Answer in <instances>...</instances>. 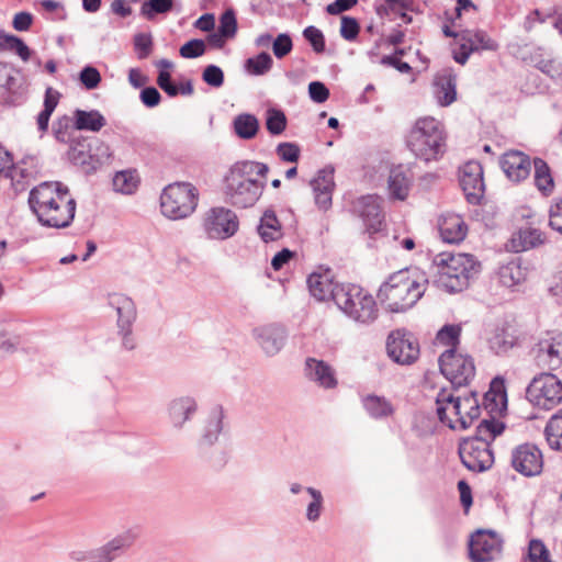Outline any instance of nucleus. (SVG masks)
<instances>
[{"instance_id":"4468645a","label":"nucleus","mask_w":562,"mask_h":562,"mask_svg":"<svg viewBox=\"0 0 562 562\" xmlns=\"http://www.w3.org/2000/svg\"><path fill=\"white\" fill-rule=\"evenodd\" d=\"M502 540L495 531L476 530L469 541V558L472 562H491L502 553Z\"/></svg>"},{"instance_id":"dca6fc26","label":"nucleus","mask_w":562,"mask_h":562,"mask_svg":"<svg viewBox=\"0 0 562 562\" xmlns=\"http://www.w3.org/2000/svg\"><path fill=\"white\" fill-rule=\"evenodd\" d=\"M352 213L362 220L366 233L372 237L380 233L384 226V215L378 195L368 194L352 202Z\"/></svg>"},{"instance_id":"f8f14e48","label":"nucleus","mask_w":562,"mask_h":562,"mask_svg":"<svg viewBox=\"0 0 562 562\" xmlns=\"http://www.w3.org/2000/svg\"><path fill=\"white\" fill-rule=\"evenodd\" d=\"M458 453L462 464L472 472H485L494 464V452L491 446L481 440H460Z\"/></svg>"},{"instance_id":"c03bdc74","label":"nucleus","mask_w":562,"mask_h":562,"mask_svg":"<svg viewBox=\"0 0 562 562\" xmlns=\"http://www.w3.org/2000/svg\"><path fill=\"white\" fill-rule=\"evenodd\" d=\"M72 130H75L74 116L70 117L66 114L57 117V120H55L52 125L54 138L61 144H71L77 139L72 137Z\"/></svg>"},{"instance_id":"412c9836","label":"nucleus","mask_w":562,"mask_h":562,"mask_svg":"<svg viewBox=\"0 0 562 562\" xmlns=\"http://www.w3.org/2000/svg\"><path fill=\"white\" fill-rule=\"evenodd\" d=\"M499 165L507 178L514 182L527 179L531 171L530 157L518 150L505 153L499 160Z\"/></svg>"},{"instance_id":"c85d7f7f","label":"nucleus","mask_w":562,"mask_h":562,"mask_svg":"<svg viewBox=\"0 0 562 562\" xmlns=\"http://www.w3.org/2000/svg\"><path fill=\"white\" fill-rule=\"evenodd\" d=\"M306 282L310 293L318 301L331 299L335 302L336 291L341 288V284L334 283L327 273L314 272L308 276Z\"/></svg>"},{"instance_id":"72a5a7b5","label":"nucleus","mask_w":562,"mask_h":562,"mask_svg":"<svg viewBox=\"0 0 562 562\" xmlns=\"http://www.w3.org/2000/svg\"><path fill=\"white\" fill-rule=\"evenodd\" d=\"M438 103L449 106L457 99V77L452 72L440 75L435 80Z\"/></svg>"},{"instance_id":"39448f33","label":"nucleus","mask_w":562,"mask_h":562,"mask_svg":"<svg viewBox=\"0 0 562 562\" xmlns=\"http://www.w3.org/2000/svg\"><path fill=\"white\" fill-rule=\"evenodd\" d=\"M266 184L250 176L237 161L224 177V192L228 202L240 209H247L259 200Z\"/></svg>"},{"instance_id":"ea45409f","label":"nucleus","mask_w":562,"mask_h":562,"mask_svg":"<svg viewBox=\"0 0 562 562\" xmlns=\"http://www.w3.org/2000/svg\"><path fill=\"white\" fill-rule=\"evenodd\" d=\"M235 134L241 139H252L259 131V121L254 114H238L233 122Z\"/></svg>"},{"instance_id":"49530a36","label":"nucleus","mask_w":562,"mask_h":562,"mask_svg":"<svg viewBox=\"0 0 562 562\" xmlns=\"http://www.w3.org/2000/svg\"><path fill=\"white\" fill-rule=\"evenodd\" d=\"M490 348L498 356L507 353L517 345V337L505 328L497 329L488 340Z\"/></svg>"},{"instance_id":"b1692460","label":"nucleus","mask_w":562,"mask_h":562,"mask_svg":"<svg viewBox=\"0 0 562 562\" xmlns=\"http://www.w3.org/2000/svg\"><path fill=\"white\" fill-rule=\"evenodd\" d=\"M304 370L308 380L324 389H334L338 384L335 370L323 360H317L312 357L307 358L305 360Z\"/></svg>"},{"instance_id":"5701e85b","label":"nucleus","mask_w":562,"mask_h":562,"mask_svg":"<svg viewBox=\"0 0 562 562\" xmlns=\"http://www.w3.org/2000/svg\"><path fill=\"white\" fill-rule=\"evenodd\" d=\"M13 76L0 93V103L8 106L23 104L27 99V82L21 70L15 69Z\"/></svg>"},{"instance_id":"393cba45","label":"nucleus","mask_w":562,"mask_h":562,"mask_svg":"<svg viewBox=\"0 0 562 562\" xmlns=\"http://www.w3.org/2000/svg\"><path fill=\"white\" fill-rule=\"evenodd\" d=\"M544 241L546 236L540 229L529 226L521 227L512 235L507 248L514 252H521L536 248Z\"/></svg>"},{"instance_id":"09e8293b","label":"nucleus","mask_w":562,"mask_h":562,"mask_svg":"<svg viewBox=\"0 0 562 562\" xmlns=\"http://www.w3.org/2000/svg\"><path fill=\"white\" fill-rule=\"evenodd\" d=\"M416 0H384V3H374V10L378 16L383 19L387 16L391 12L396 13L397 9L405 11H416L415 9Z\"/></svg>"},{"instance_id":"423d86ee","label":"nucleus","mask_w":562,"mask_h":562,"mask_svg":"<svg viewBox=\"0 0 562 562\" xmlns=\"http://www.w3.org/2000/svg\"><path fill=\"white\" fill-rule=\"evenodd\" d=\"M335 303L349 318L360 324H372L379 315L373 296L358 284L341 283L336 291Z\"/></svg>"},{"instance_id":"c756f323","label":"nucleus","mask_w":562,"mask_h":562,"mask_svg":"<svg viewBox=\"0 0 562 562\" xmlns=\"http://www.w3.org/2000/svg\"><path fill=\"white\" fill-rule=\"evenodd\" d=\"M468 227L459 215L443 217L439 222V234L443 241L458 244L467 236Z\"/></svg>"},{"instance_id":"9d476101","label":"nucleus","mask_w":562,"mask_h":562,"mask_svg":"<svg viewBox=\"0 0 562 562\" xmlns=\"http://www.w3.org/2000/svg\"><path fill=\"white\" fill-rule=\"evenodd\" d=\"M440 372L451 382L454 389L467 386L475 375L473 358L469 355L458 353L454 348L443 351L439 359Z\"/></svg>"},{"instance_id":"69168bd1","label":"nucleus","mask_w":562,"mask_h":562,"mask_svg":"<svg viewBox=\"0 0 562 562\" xmlns=\"http://www.w3.org/2000/svg\"><path fill=\"white\" fill-rule=\"evenodd\" d=\"M202 80L212 88H220L224 83V71L216 65H207L203 69Z\"/></svg>"},{"instance_id":"58836bf2","label":"nucleus","mask_w":562,"mask_h":562,"mask_svg":"<svg viewBox=\"0 0 562 562\" xmlns=\"http://www.w3.org/2000/svg\"><path fill=\"white\" fill-rule=\"evenodd\" d=\"M499 281L507 288H514L525 281L527 271L519 260H512L499 268Z\"/></svg>"},{"instance_id":"de8ad7c7","label":"nucleus","mask_w":562,"mask_h":562,"mask_svg":"<svg viewBox=\"0 0 562 562\" xmlns=\"http://www.w3.org/2000/svg\"><path fill=\"white\" fill-rule=\"evenodd\" d=\"M273 65V59L267 52H261L254 57L245 60V70L252 76H262L270 71Z\"/></svg>"},{"instance_id":"37998d69","label":"nucleus","mask_w":562,"mask_h":562,"mask_svg":"<svg viewBox=\"0 0 562 562\" xmlns=\"http://www.w3.org/2000/svg\"><path fill=\"white\" fill-rule=\"evenodd\" d=\"M223 417L224 413L222 406L214 407L201 439L202 445L212 446L217 440L218 435L223 429Z\"/></svg>"},{"instance_id":"2eb2a0df","label":"nucleus","mask_w":562,"mask_h":562,"mask_svg":"<svg viewBox=\"0 0 562 562\" xmlns=\"http://www.w3.org/2000/svg\"><path fill=\"white\" fill-rule=\"evenodd\" d=\"M483 167L476 160H470L460 168L459 182L465 200L472 205H480L485 193Z\"/></svg>"},{"instance_id":"8fccbe9b","label":"nucleus","mask_w":562,"mask_h":562,"mask_svg":"<svg viewBox=\"0 0 562 562\" xmlns=\"http://www.w3.org/2000/svg\"><path fill=\"white\" fill-rule=\"evenodd\" d=\"M112 183L116 192L131 194L136 190L138 186V179L134 171L123 170L115 173Z\"/></svg>"},{"instance_id":"0e129e2a","label":"nucleus","mask_w":562,"mask_h":562,"mask_svg":"<svg viewBox=\"0 0 562 562\" xmlns=\"http://www.w3.org/2000/svg\"><path fill=\"white\" fill-rule=\"evenodd\" d=\"M360 32V24L356 18L344 15L340 23V36L346 41H355Z\"/></svg>"},{"instance_id":"7c9ffc66","label":"nucleus","mask_w":562,"mask_h":562,"mask_svg":"<svg viewBox=\"0 0 562 562\" xmlns=\"http://www.w3.org/2000/svg\"><path fill=\"white\" fill-rule=\"evenodd\" d=\"M74 128L76 131L99 132L106 125V120L98 110H80L74 111Z\"/></svg>"},{"instance_id":"2f4dec72","label":"nucleus","mask_w":562,"mask_h":562,"mask_svg":"<svg viewBox=\"0 0 562 562\" xmlns=\"http://www.w3.org/2000/svg\"><path fill=\"white\" fill-rule=\"evenodd\" d=\"M196 403L194 398L190 396L179 397L169 404V417L175 427H182L186 420L190 418V416L195 413Z\"/></svg>"},{"instance_id":"6e6552de","label":"nucleus","mask_w":562,"mask_h":562,"mask_svg":"<svg viewBox=\"0 0 562 562\" xmlns=\"http://www.w3.org/2000/svg\"><path fill=\"white\" fill-rule=\"evenodd\" d=\"M76 201L65 188L59 195L42 206L34 214L42 226L52 228H66L71 225L76 214Z\"/></svg>"},{"instance_id":"052dcab7","label":"nucleus","mask_w":562,"mask_h":562,"mask_svg":"<svg viewBox=\"0 0 562 562\" xmlns=\"http://www.w3.org/2000/svg\"><path fill=\"white\" fill-rule=\"evenodd\" d=\"M276 153L285 162H297L301 156L300 146L291 142L280 143L276 148Z\"/></svg>"},{"instance_id":"603ef678","label":"nucleus","mask_w":562,"mask_h":562,"mask_svg":"<svg viewBox=\"0 0 562 562\" xmlns=\"http://www.w3.org/2000/svg\"><path fill=\"white\" fill-rule=\"evenodd\" d=\"M175 0H147L142 4L140 14L151 20L156 14H165L172 11Z\"/></svg>"},{"instance_id":"a211bd4d","label":"nucleus","mask_w":562,"mask_h":562,"mask_svg":"<svg viewBox=\"0 0 562 562\" xmlns=\"http://www.w3.org/2000/svg\"><path fill=\"white\" fill-rule=\"evenodd\" d=\"M135 537L131 532H123L112 538L104 544L91 549L89 562H114L123 557L133 546Z\"/></svg>"},{"instance_id":"f3484780","label":"nucleus","mask_w":562,"mask_h":562,"mask_svg":"<svg viewBox=\"0 0 562 562\" xmlns=\"http://www.w3.org/2000/svg\"><path fill=\"white\" fill-rule=\"evenodd\" d=\"M512 467L525 476H536L543 468L541 450L533 443H521L512 452Z\"/></svg>"},{"instance_id":"1a4fd4ad","label":"nucleus","mask_w":562,"mask_h":562,"mask_svg":"<svg viewBox=\"0 0 562 562\" xmlns=\"http://www.w3.org/2000/svg\"><path fill=\"white\" fill-rule=\"evenodd\" d=\"M526 397L535 406L549 411L562 402V382L555 374L542 372L528 384Z\"/></svg>"},{"instance_id":"7ed1b4c3","label":"nucleus","mask_w":562,"mask_h":562,"mask_svg":"<svg viewBox=\"0 0 562 562\" xmlns=\"http://www.w3.org/2000/svg\"><path fill=\"white\" fill-rule=\"evenodd\" d=\"M434 265L438 283L450 293L465 290L481 269V263L470 254L441 252L435 256Z\"/></svg>"},{"instance_id":"e2e57ef3","label":"nucleus","mask_w":562,"mask_h":562,"mask_svg":"<svg viewBox=\"0 0 562 562\" xmlns=\"http://www.w3.org/2000/svg\"><path fill=\"white\" fill-rule=\"evenodd\" d=\"M528 558L530 562H551L549 550L540 539L530 540Z\"/></svg>"},{"instance_id":"f704fd0d","label":"nucleus","mask_w":562,"mask_h":562,"mask_svg":"<svg viewBox=\"0 0 562 562\" xmlns=\"http://www.w3.org/2000/svg\"><path fill=\"white\" fill-rule=\"evenodd\" d=\"M533 182L536 188L543 196L551 195L554 190V180L549 165L542 158L537 157L533 159Z\"/></svg>"},{"instance_id":"473e14b6","label":"nucleus","mask_w":562,"mask_h":562,"mask_svg":"<svg viewBox=\"0 0 562 562\" xmlns=\"http://www.w3.org/2000/svg\"><path fill=\"white\" fill-rule=\"evenodd\" d=\"M505 428L506 425L503 422L497 420L494 417L488 419L485 418L476 426L475 434L473 436L462 438L461 440H481L491 446L495 438L504 432Z\"/></svg>"},{"instance_id":"a19ab883","label":"nucleus","mask_w":562,"mask_h":562,"mask_svg":"<svg viewBox=\"0 0 562 562\" xmlns=\"http://www.w3.org/2000/svg\"><path fill=\"white\" fill-rule=\"evenodd\" d=\"M0 50L14 52L23 61H27L31 57V49L24 41L4 31H0Z\"/></svg>"},{"instance_id":"a878e982","label":"nucleus","mask_w":562,"mask_h":562,"mask_svg":"<svg viewBox=\"0 0 562 562\" xmlns=\"http://www.w3.org/2000/svg\"><path fill=\"white\" fill-rule=\"evenodd\" d=\"M109 305L117 314V328L133 327L137 318V308L135 302L125 294H112L109 297Z\"/></svg>"},{"instance_id":"680f3d73","label":"nucleus","mask_w":562,"mask_h":562,"mask_svg":"<svg viewBox=\"0 0 562 562\" xmlns=\"http://www.w3.org/2000/svg\"><path fill=\"white\" fill-rule=\"evenodd\" d=\"M79 81L87 90H93L101 82V74L95 67L87 65L79 72Z\"/></svg>"},{"instance_id":"5fc2aeb1","label":"nucleus","mask_w":562,"mask_h":562,"mask_svg":"<svg viewBox=\"0 0 562 562\" xmlns=\"http://www.w3.org/2000/svg\"><path fill=\"white\" fill-rule=\"evenodd\" d=\"M305 491L311 495L312 502L307 505L306 508V519L311 522H315L319 519L324 498L319 490L308 486Z\"/></svg>"},{"instance_id":"4be33fe9","label":"nucleus","mask_w":562,"mask_h":562,"mask_svg":"<svg viewBox=\"0 0 562 562\" xmlns=\"http://www.w3.org/2000/svg\"><path fill=\"white\" fill-rule=\"evenodd\" d=\"M68 159L75 166H79L86 173L98 169V159H93L91 138L79 137L69 144Z\"/></svg>"},{"instance_id":"ddd939ff","label":"nucleus","mask_w":562,"mask_h":562,"mask_svg":"<svg viewBox=\"0 0 562 562\" xmlns=\"http://www.w3.org/2000/svg\"><path fill=\"white\" fill-rule=\"evenodd\" d=\"M238 227L237 215L225 207L211 209L203 221V228L212 239H227L236 234Z\"/></svg>"},{"instance_id":"9b49d317","label":"nucleus","mask_w":562,"mask_h":562,"mask_svg":"<svg viewBox=\"0 0 562 562\" xmlns=\"http://www.w3.org/2000/svg\"><path fill=\"white\" fill-rule=\"evenodd\" d=\"M386 350L389 357L400 364H412L419 356L417 338L407 329L392 330L387 336Z\"/></svg>"},{"instance_id":"338daca9","label":"nucleus","mask_w":562,"mask_h":562,"mask_svg":"<svg viewBox=\"0 0 562 562\" xmlns=\"http://www.w3.org/2000/svg\"><path fill=\"white\" fill-rule=\"evenodd\" d=\"M547 353L550 358L549 367L551 370L558 369L562 364V336L559 335L551 339Z\"/></svg>"},{"instance_id":"6ab92c4d","label":"nucleus","mask_w":562,"mask_h":562,"mask_svg":"<svg viewBox=\"0 0 562 562\" xmlns=\"http://www.w3.org/2000/svg\"><path fill=\"white\" fill-rule=\"evenodd\" d=\"M254 337L268 357L281 351L288 340V331L283 325L269 324L254 329Z\"/></svg>"},{"instance_id":"3c124183","label":"nucleus","mask_w":562,"mask_h":562,"mask_svg":"<svg viewBox=\"0 0 562 562\" xmlns=\"http://www.w3.org/2000/svg\"><path fill=\"white\" fill-rule=\"evenodd\" d=\"M288 120L280 109L269 108L266 111V128L271 135H280L286 128Z\"/></svg>"},{"instance_id":"aec40b11","label":"nucleus","mask_w":562,"mask_h":562,"mask_svg":"<svg viewBox=\"0 0 562 562\" xmlns=\"http://www.w3.org/2000/svg\"><path fill=\"white\" fill-rule=\"evenodd\" d=\"M335 168L331 165L325 166L319 169L310 182L313 192L315 204L321 210H328L331 206V198L335 189L334 181Z\"/></svg>"},{"instance_id":"6e6d98bb","label":"nucleus","mask_w":562,"mask_h":562,"mask_svg":"<svg viewBox=\"0 0 562 562\" xmlns=\"http://www.w3.org/2000/svg\"><path fill=\"white\" fill-rule=\"evenodd\" d=\"M237 19L236 12L233 8L226 9L220 16L218 32L226 35L228 38H233L237 32Z\"/></svg>"},{"instance_id":"a18cd8bd","label":"nucleus","mask_w":562,"mask_h":562,"mask_svg":"<svg viewBox=\"0 0 562 562\" xmlns=\"http://www.w3.org/2000/svg\"><path fill=\"white\" fill-rule=\"evenodd\" d=\"M156 65L159 67V72L157 76L158 87L161 90H164L169 97L178 95V85H176L172 81V77L169 71V69L172 68L173 64L170 60L162 58L158 60Z\"/></svg>"},{"instance_id":"20e7f679","label":"nucleus","mask_w":562,"mask_h":562,"mask_svg":"<svg viewBox=\"0 0 562 562\" xmlns=\"http://www.w3.org/2000/svg\"><path fill=\"white\" fill-rule=\"evenodd\" d=\"M406 145L420 160H438L446 151L441 123L430 116L418 119L406 137Z\"/></svg>"},{"instance_id":"0eeeda50","label":"nucleus","mask_w":562,"mask_h":562,"mask_svg":"<svg viewBox=\"0 0 562 562\" xmlns=\"http://www.w3.org/2000/svg\"><path fill=\"white\" fill-rule=\"evenodd\" d=\"M199 192L190 182L168 184L160 195L161 213L170 220H181L193 213Z\"/></svg>"},{"instance_id":"bf43d9fd","label":"nucleus","mask_w":562,"mask_h":562,"mask_svg":"<svg viewBox=\"0 0 562 562\" xmlns=\"http://www.w3.org/2000/svg\"><path fill=\"white\" fill-rule=\"evenodd\" d=\"M484 400L487 403L486 406H491V403L494 404V406H497V401H502L504 404H506L507 395L504 386V381L501 378H495L492 381L491 390L485 393Z\"/></svg>"},{"instance_id":"774afa93","label":"nucleus","mask_w":562,"mask_h":562,"mask_svg":"<svg viewBox=\"0 0 562 562\" xmlns=\"http://www.w3.org/2000/svg\"><path fill=\"white\" fill-rule=\"evenodd\" d=\"M293 48V42L288 33L279 34L272 42V50L278 59H282L291 53Z\"/></svg>"},{"instance_id":"c9c22d12","label":"nucleus","mask_w":562,"mask_h":562,"mask_svg":"<svg viewBox=\"0 0 562 562\" xmlns=\"http://www.w3.org/2000/svg\"><path fill=\"white\" fill-rule=\"evenodd\" d=\"M460 38L468 46L475 48V53L481 50L495 52L498 48V44L483 30H463L460 32Z\"/></svg>"},{"instance_id":"79ce46f5","label":"nucleus","mask_w":562,"mask_h":562,"mask_svg":"<svg viewBox=\"0 0 562 562\" xmlns=\"http://www.w3.org/2000/svg\"><path fill=\"white\" fill-rule=\"evenodd\" d=\"M544 436L551 449L562 450V408L548 420Z\"/></svg>"},{"instance_id":"f03ea898","label":"nucleus","mask_w":562,"mask_h":562,"mask_svg":"<svg viewBox=\"0 0 562 562\" xmlns=\"http://www.w3.org/2000/svg\"><path fill=\"white\" fill-rule=\"evenodd\" d=\"M436 406L439 422L451 430L470 428L481 415L475 391L464 396H454L446 389H441L436 397Z\"/></svg>"},{"instance_id":"864d4df0","label":"nucleus","mask_w":562,"mask_h":562,"mask_svg":"<svg viewBox=\"0 0 562 562\" xmlns=\"http://www.w3.org/2000/svg\"><path fill=\"white\" fill-rule=\"evenodd\" d=\"M461 330L460 325L447 324L438 330L436 339L439 344L457 350L460 344Z\"/></svg>"},{"instance_id":"f257e3e1","label":"nucleus","mask_w":562,"mask_h":562,"mask_svg":"<svg viewBox=\"0 0 562 562\" xmlns=\"http://www.w3.org/2000/svg\"><path fill=\"white\" fill-rule=\"evenodd\" d=\"M409 277L407 270H400L389 277L380 286L378 299L390 313H404L424 295L425 284Z\"/></svg>"},{"instance_id":"e433bc0d","label":"nucleus","mask_w":562,"mask_h":562,"mask_svg":"<svg viewBox=\"0 0 562 562\" xmlns=\"http://www.w3.org/2000/svg\"><path fill=\"white\" fill-rule=\"evenodd\" d=\"M362 404L369 416L374 419H382L394 414L392 403L384 396L367 395L362 398Z\"/></svg>"},{"instance_id":"4d7b16f0","label":"nucleus","mask_w":562,"mask_h":562,"mask_svg":"<svg viewBox=\"0 0 562 562\" xmlns=\"http://www.w3.org/2000/svg\"><path fill=\"white\" fill-rule=\"evenodd\" d=\"M303 36L311 44L316 54H323L325 52V36L319 29L310 25L304 29Z\"/></svg>"},{"instance_id":"cd10ccee","label":"nucleus","mask_w":562,"mask_h":562,"mask_svg":"<svg viewBox=\"0 0 562 562\" xmlns=\"http://www.w3.org/2000/svg\"><path fill=\"white\" fill-rule=\"evenodd\" d=\"M389 191L391 198L400 201H404L409 193L412 186V177L408 169L403 165L393 167L389 176Z\"/></svg>"},{"instance_id":"13d9d810","label":"nucleus","mask_w":562,"mask_h":562,"mask_svg":"<svg viewBox=\"0 0 562 562\" xmlns=\"http://www.w3.org/2000/svg\"><path fill=\"white\" fill-rule=\"evenodd\" d=\"M206 50L205 42L201 38H192L186 42L179 49L180 56L188 59L198 58Z\"/></svg>"},{"instance_id":"4c0bfd02","label":"nucleus","mask_w":562,"mask_h":562,"mask_svg":"<svg viewBox=\"0 0 562 562\" xmlns=\"http://www.w3.org/2000/svg\"><path fill=\"white\" fill-rule=\"evenodd\" d=\"M257 231L265 243L274 241L282 236L281 224L273 210L265 211Z\"/></svg>"},{"instance_id":"bb28decb","label":"nucleus","mask_w":562,"mask_h":562,"mask_svg":"<svg viewBox=\"0 0 562 562\" xmlns=\"http://www.w3.org/2000/svg\"><path fill=\"white\" fill-rule=\"evenodd\" d=\"M67 188L59 181H45L34 187L29 194V206L33 213L45 206Z\"/></svg>"}]
</instances>
